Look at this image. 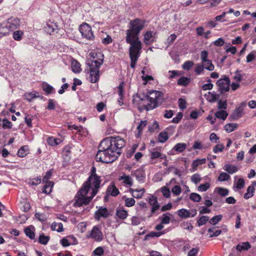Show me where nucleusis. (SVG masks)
Here are the masks:
<instances>
[{
  "instance_id": "f257e3e1",
  "label": "nucleus",
  "mask_w": 256,
  "mask_h": 256,
  "mask_svg": "<svg viewBox=\"0 0 256 256\" xmlns=\"http://www.w3.org/2000/svg\"><path fill=\"white\" fill-rule=\"evenodd\" d=\"M100 176L96 174V168L92 166L90 175L84 182L82 187L74 197V206H81L90 203L95 196L100 187Z\"/></svg>"
},
{
  "instance_id": "f03ea898",
  "label": "nucleus",
  "mask_w": 256,
  "mask_h": 256,
  "mask_svg": "<svg viewBox=\"0 0 256 256\" xmlns=\"http://www.w3.org/2000/svg\"><path fill=\"white\" fill-rule=\"evenodd\" d=\"M126 145L124 140L120 136L108 137L102 140V146L110 148L116 154L119 156L121 154V149Z\"/></svg>"
},
{
  "instance_id": "7ed1b4c3",
  "label": "nucleus",
  "mask_w": 256,
  "mask_h": 256,
  "mask_svg": "<svg viewBox=\"0 0 256 256\" xmlns=\"http://www.w3.org/2000/svg\"><path fill=\"white\" fill-rule=\"evenodd\" d=\"M110 150L102 146L101 142L98 146V150L96 156V160L107 164L116 160L118 156Z\"/></svg>"
},
{
  "instance_id": "20e7f679",
  "label": "nucleus",
  "mask_w": 256,
  "mask_h": 256,
  "mask_svg": "<svg viewBox=\"0 0 256 256\" xmlns=\"http://www.w3.org/2000/svg\"><path fill=\"white\" fill-rule=\"evenodd\" d=\"M148 94L150 103L144 106V108L147 111L157 108L164 102V94L160 91L150 90L148 92Z\"/></svg>"
},
{
  "instance_id": "39448f33",
  "label": "nucleus",
  "mask_w": 256,
  "mask_h": 256,
  "mask_svg": "<svg viewBox=\"0 0 256 256\" xmlns=\"http://www.w3.org/2000/svg\"><path fill=\"white\" fill-rule=\"evenodd\" d=\"M145 22L140 18H136L130 22L129 28L126 30V38H138L140 32L144 26Z\"/></svg>"
},
{
  "instance_id": "423d86ee",
  "label": "nucleus",
  "mask_w": 256,
  "mask_h": 256,
  "mask_svg": "<svg viewBox=\"0 0 256 256\" xmlns=\"http://www.w3.org/2000/svg\"><path fill=\"white\" fill-rule=\"evenodd\" d=\"M103 60H92L88 64L90 66V82L92 83L96 82L100 78L99 68L102 64Z\"/></svg>"
},
{
  "instance_id": "0eeeda50",
  "label": "nucleus",
  "mask_w": 256,
  "mask_h": 256,
  "mask_svg": "<svg viewBox=\"0 0 256 256\" xmlns=\"http://www.w3.org/2000/svg\"><path fill=\"white\" fill-rule=\"evenodd\" d=\"M126 41L130 45L129 49L130 56L139 58L142 48V44L139 38H126Z\"/></svg>"
},
{
  "instance_id": "6e6552de",
  "label": "nucleus",
  "mask_w": 256,
  "mask_h": 256,
  "mask_svg": "<svg viewBox=\"0 0 256 256\" xmlns=\"http://www.w3.org/2000/svg\"><path fill=\"white\" fill-rule=\"evenodd\" d=\"M80 31L83 38L89 40H94V36L92 30V28L88 24L84 23L81 24L80 26Z\"/></svg>"
},
{
  "instance_id": "1a4fd4ad",
  "label": "nucleus",
  "mask_w": 256,
  "mask_h": 256,
  "mask_svg": "<svg viewBox=\"0 0 256 256\" xmlns=\"http://www.w3.org/2000/svg\"><path fill=\"white\" fill-rule=\"evenodd\" d=\"M230 79L228 76L224 75L222 78L217 80L216 85L221 94L230 90Z\"/></svg>"
},
{
  "instance_id": "9d476101",
  "label": "nucleus",
  "mask_w": 256,
  "mask_h": 256,
  "mask_svg": "<svg viewBox=\"0 0 256 256\" xmlns=\"http://www.w3.org/2000/svg\"><path fill=\"white\" fill-rule=\"evenodd\" d=\"M20 25V20L15 18H9L3 22V26L6 28L9 32L17 29Z\"/></svg>"
},
{
  "instance_id": "9b49d317",
  "label": "nucleus",
  "mask_w": 256,
  "mask_h": 256,
  "mask_svg": "<svg viewBox=\"0 0 256 256\" xmlns=\"http://www.w3.org/2000/svg\"><path fill=\"white\" fill-rule=\"evenodd\" d=\"M246 103L242 102L239 106H238L230 115V118L233 120H238L242 116L244 113V108L246 106Z\"/></svg>"
},
{
  "instance_id": "f8f14e48",
  "label": "nucleus",
  "mask_w": 256,
  "mask_h": 256,
  "mask_svg": "<svg viewBox=\"0 0 256 256\" xmlns=\"http://www.w3.org/2000/svg\"><path fill=\"white\" fill-rule=\"evenodd\" d=\"M44 30L46 33L51 35L58 32V26L56 23L49 21L44 27Z\"/></svg>"
},
{
  "instance_id": "ddd939ff",
  "label": "nucleus",
  "mask_w": 256,
  "mask_h": 256,
  "mask_svg": "<svg viewBox=\"0 0 256 256\" xmlns=\"http://www.w3.org/2000/svg\"><path fill=\"white\" fill-rule=\"evenodd\" d=\"M149 204L152 206L151 213L150 216H152L153 214L160 208L156 197L152 196L149 198Z\"/></svg>"
},
{
  "instance_id": "4468645a",
  "label": "nucleus",
  "mask_w": 256,
  "mask_h": 256,
  "mask_svg": "<svg viewBox=\"0 0 256 256\" xmlns=\"http://www.w3.org/2000/svg\"><path fill=\"white\" fill-rule=\"evenodd\" d=\"M90 237L98 242H100L103 239L102 232L96 226H94L92 229Z\"/></svg>"
},
{
  "instance_id": "2eb2a0df",
  "label": "nucleus",
  "mask_w": 256,
  "mask_h": 256,
  "mask_svg": "<svg viewBox=\"0 0 256 256\" xmlns=\"http://www.w3.org/2000/svg\"><path fill=\"white\" fill-rule=\"evenodd\" d=\"M108 216V211L106 208L100 207L95 212V218L98 220H99L100 217L106 218Z\"/></svg>"
},
{
  "instance_id": "dca6fc26",
  "label": "nucleus",
  "mask_w": 256,
  "mask_h": 256,
  "mask_svg": "<svg viewBox=\"0 0 256 256\" xmlns=\"http://www.w3.org/2000/svg\"><path fill=\"white\" fill-rule=\"evenodd\" d=\"M132 176L136 178V179L140 182H144L145 178L144 172L140 170H137L132 172Z\"/></svg>"
},
{
  "instance_id": "f3484780",
  "label": "nucleus",
  "mask_w": 256,
  "mask_h": 256,
  "mask_svg": "<svg viewBox=\"0 0 256 256\" xmlns=\"http://www.w3.org/2000/svg\"><path fill=\"white\" fill-rule=\"evenodd\" d=\"M130 192L132 194V196L136 198H142L144 193L145 192L144 188H142L140 190L133 189L132 188H130Z\"/></svg>"
},
{
  "instance_id": "a211bd4d",
  "label": "nucleus",
  "mask_w": 256,
  "mask_h": 256,
  "mask_svg": "<svg viewBox=\"0 0 256 256\" xmlns=\"http://www.w3.org/2000/svg\"><path fill=\"white\" fill-rule=\"evenodd\" d=\"M24 98L28 102H32L35 98H42L43 96H40L38 92L34 91L25 94H24Z\"/></svg>"
},
{
  "instance_id": "6ab92c4d",
  "label": "nucleus",
  "mask_w": 256,
  "mask_h": 256,
  "mask_svg": "<svg viewBox=\"0 0 256 256\" xmlns=\"http://www.w3.org/2000/svg\"><path fill=\"white\" fill-rule=\"evenodd\" d=\"M106 192L113 196H118L120 193L118 188H116L114 184H111L108 186Z\"/></svg>"
},
{
  "instance_id": "aec40b11",
  "label": "nucleus",
  "mask_w": 256,
  "mask_h": 256,
  "mask_svg": "<svg viewBox=\"0 0 256 256\" xmlns=\"http://www.w3.org/2000/svg\"><path fill=\"white\" fill-rule=\"evenodd\" d=\"M220 96L219 94L211 92H208L207 94H205L206 100L210 102H216L219 98Z\"/></svg>"
},
{
  "instance_id": "412c9836",
  "label": "nucleus",
  "mask_w": 256,
  "mask_h": 256,
  "mask_svg": "<svg viewBox=\"0 0 256 256\" xmlns=\"http://www.w3.org/2000/svg\"><path fill=\"white\" fill-rule=\"evenodd\" d=\"M178 215L182 218H187L190 216V212L185 208L180 209L177 211Z\"/></svg>"
},
{
  "instance_id": "4be33fe9",
  "label": "nucleus",
  "mask_w": 256,
  "mask_h": 256,
  "mask_svg": "<svg viewBox=\"0 0 256 256\" xmlns=\"http://www.w3.org/2000/svg\"><path fill=\"white\" fill-rule=\"evenodd\" d=\"M250 247L251 246L250 243L246 242L238 244L236 246V249L238 252H242V250H247L250 249Z\"/></svg>"
},
{
  "instance_id": "5701e85b",
  "label": "nucleus",
  "mask_w": 256,
  "mask_h": 256,
  "mask_svg": "<svg viewBox=\"0 0 256 256\" xmlns=\"http://www.w3.org/2000/svg\"><path fill=\"white\" fill-rule=\"evenodd\" d=\"M154 42L152 32H147L144 35V42L146 44H150Z\"/></svg>"
},
{
  "instance_id": "b1692460",
  "label": "nucleus",
  "mask_w": 256,
  "mask_h": 256,
  "mask_svg": "<svg viewBox=\"0 0 256 256\" xmlns=\"http://www.w3.org/2000/svg\"><path fill=\"white\" fill-rule=\"evenodd\" d=\"M72 70L74 73H79L81 72L80 64L75 60L72 62Z\"/></svg>"
},
{
  "instance_id": "393cba45",
  "label": "nucleus",
  "mask_w": 256,
  "mask_h": 256,
  "mask_svg": "<svg viewBox=\"0 0 256 256\" xmlns=\"http://www.w3.org/2000/svg\"><path fill=\"white\" fill-rule=\"evenodd\" d=\"M206 162V159L204 158L202 159H196L194 160L192 164V166L193 169V171H195L197 170V167L200 165L204 164Z\"/></svg>"
},
{
  "instance_id": "a878e982",
  "label": "nucleus",
  "mask_w": 256,
  "mask_h": 256,
  "mask_svg": "<svg viewBox=\"0 0 256 256\" xmlns=\"http://www.w3.org/2000/svg\"><path fill=\"white\" fill-rule=\"evenodd\" d=\"M28 148L27 146L21 147L18 152V156L20 158H24L28 154Z\"/></svg>"
},
{
  "instance_id": "bb28decb",
  "label": "nucleus",
  "mask_w": 256,
  "mask_h": 256,
  "mask_svg": "<svg viewBox=\"0 0 256 256\" xmlns=\"http://www.w3.org/2000/svg\"><path fill=\"white\" fill-rule=\"evenodd\" d=\"M44 182L46 184L44 186L43 192L46 194H49L52 192V189L54 186V183L52 181Z\"/></svg>"
},
{
  "instance_id": "cd10ccee",
  "label": "nucleus",
  "mask_w": 256,
  "mask_h": 256,
  "mask_svg": "<svg viewBox=\"0 0 256 256\" xmlns=\"http://www.w3.org/2000/svg\"><path fill=\"white\" fill-rule=\"evenodd\" d=\"M119 180H123V182L126 184H128L130 186H132V179L130 176L123 174L120 176Z\"/></svg>"
},
{
  "instance_id": "c85d7f7f",
  "label": "nucleus",
  "mask_w": 256,
  "mask_h": 256,
  "mask_svg": "<svg viewBox=\"0 0 256 256\" xmlns=\"http://www.w3.org/2000/svg\"><path fill=\"white\" fill-rule=\"evenodd\" d=\"M255 188L253 186H250L246 190V192L244 194V198L245 199H248L252 198L254 196V192Z\"/></svg>"
},
{
  "instance_id": "c756f323",
  "label": "nucleus",
  "mask_w": 256,
  "mask_h": 256,
  "mask_svg": "<svg viewBox=\"0 0 256 256\" xmlns=\"http://www.w3.org/2000/svg\"><path fill=\"white\" fill-rule=\"evenodd\" d=\"M224 170L229 174H232L236 172L238 170V168L236 166L226 164L224 166Z\"/></svg>"
},
{
  "instance_id": "7c9ffc66",
  "label": "nucleus",
  "mask_w": 256,
  "mask_h": 256,
  "mask_svg": "<svg viewBox=\"0 0 256 256\" xmlns=\"http://www.w3.org/2000/svg\"><path fill=\"white\" fill-rule=\"evenodd\" d=\"M190 78L188 77L182 76L178 80V84L182 86H187L190 82Z\"/></svg>"
},
{
  "instance_id": "2f4dec72",
  "label": "nucleus",
  "mask_w": 256,
  "mask_h": 256,
  "mask_svg": "<svg viewBox=\"0 0 256 256\" xmlns=\"http://www.w3.org/2000/svg\"><path fill=\"white\" fill-rule=\"evenodd\" d=\"M116 215L120 218L124 220L127 218L128 214L126 210L123 208H120L116 210Z\"/></svg>"
},
{
  "instance_id": "473e14b6",
  "label": "nucleus",
  "mask_w": 256,
  "mask_h": 256,
  "mask_svg": "<svg viewBox=\"0 0 256 256\" xmlns=\"http://www.w3.org/2000/svg\"><path fill=\"white\" fill-rule=\"evenodd\" d=\"M168 138V132H162L160 133L158 136V141L161 143H164Z\"/></svg>"
},
{
  "instance_id": "72a5a7b5",
  "label": "nucleus",
  "mask_w": 256,
  "mask_h": 256,
  "mask_svg": "<svg viewBox=\"0 0 256 256\" xmlns=\"http://www.w3.org/2000/svg\"><path fill=\"white\" fill-rule=\"evenodd\" d=\"M186 148V144L178 143L174 147L173 150L177 152H182Z\"/></svg>"
},
{
  "instance_id": "f704fd0d",
  "label": "nucleus",
  "mask_w": 256,
  "mask_h": 256,
  "mask_svg": "<svg viewBox=\"0 0 256 256\" xmlns=\"http://www.w3.org/2000/svg\"><path fill=\"white\" fill-rule=\"evenodd\" d=\"M202 66H204V68L210 70L212 71L214 69V66L212 64V62L210 60H208L205 62H202Z\"/></svg>"
},
{
  "instance_id": "c9c22d12",
  "label": "nucleus",
  "mask_w": 256,
  "mask_h": 256,
  "mask_svg": "<svg viewBox=\"0 0 256 256\" xmlns=\"http://www.w3.org/2000/svg\"><path fill=\"white\" fill-rule=\"evenodd\" d=\"M51 228L53 230H56L58 232L64 231L63 225L62 223L58 224L53 222L51 225Z\"/></svg>"
},
{
  "instance_id": "e433bc0d",
  "label": "nucleus",
  "mask_w": 256,
  "mask_h": 256,
  "mask_svg": "<svg viewBox=\"0 0 256 256\" xmlns=\"http://www.w3.org/2000/svg\"><path fill=\"white\" fill-rule=\"evenodd\" d=\"M160 158L162 159L166 158V156L164 154L162 155L160 152L158 151L151 152H150V160H152L157 158Z\"/></svg>"
},
{
  "instance_id": "4c0bfd02",
  "label": "nucleus",
  "mask_w": 256,
  "mask_h": 256,
  "mask_svg": "<svg viewBox=\"0 0 256 256\" xmlns=\"http://www.w3.org/2000/svg\"><path fill=\"white\" fill-rule=\"evenodd\" d=\"M237 127V124L229 123L225 125L224 128L227 132H230L236 129Z\"/></svg>"
},
{
  "instance_id": "58836bf2",
  "label": "nucleus",
  "mask_w": 256,
  "mask_h": 256,
  "mask_svg": "<svg viewBox=\"0 0 256 256\" xmlns=\"http://www.w3.org/2000/svg\"><path fill=\"white\" fill-rule=\"evenodd\" d=\"M42 90L47 94H51L54 88L48 84L46 82H43L42 84Z\"/></svg>"
},
{
  "instance_id": "ea45409f",
  "label": "nucleus",
  "mask_w": 256,
  "mask_h": 256,
  "mask_svg": "<svg viewBox=\"0 0 256 256\" xmlns=\"http://www.w3.org/2000/svg\"><path fill=\"white\" fill-rule=\"evenodd\" d=\"M209 220V217L206 216H200L197 220V224L198 226L205 224Z\"/></svg>"
},
{
  "instance_id": "a19ab883",
  "label": "nucleus",
  "mask_w": 256,
  "mask_h": 256,
  "mask_svg": "<svg viewBox=\"0 0 256 256\" xmlns=\"http://www.w3.org/2000/svg\"><path fill=\"white\" fill-rule=\"evenodd\" d=\"M228 116V114L225 110H220L215 114L216 118L224 120Z\"/></svg>"
},
{
  "instance_id": "79ce46f5",
  "label": "nucleus",
  "mask_w": 256,
  "mask_h": 256,
  "mask_svg": "<svg viewBox=\"0 0 256 256\" xmlns=\"http://www.w3.org/2000/svg\"><path fill=\"white\" fill-rule=\"evenodd\" d=\"M50 239V236H46L44 234H42L39 236L38 242L42 244L45 245L48 244Z\"/></svg>"
},
{
  "instance_id": "37998d69",
  "label": "nucleus",
  "mask_w": 256,
  "mask_h": 256,
  "mask_svg": "<svg viewBox=\"0 0 256 256\" xmlns=\"http://www.w3.org/2000/svg\"><path fill=\"white\" fill-rule=\"evenodd\" d=\"M214 228H210L208 232L209 233V237L212 238V237H216L218 236L222 232L221 230H216L215 232H214Z\"/></svg>"
},
{
  "instance_id": "c03bdc74",
  "label": "nucleus",
  "mask_w": 256,
  "mask_h": 256,
  "mask_svg": "<svg viewBox=\"0 0 256 256\" xmlns=\"http://www.w3.org/2000/svg\"><path fill=\"white\" fill-rule=\"evenodd\" d=\"M23 35V32L18 30H16L13 33V38L14 40L19 41L22 40Z\"/></svg>"
},
{
  "instance_id": "a18cd8bd",
  "label": "nucleus",
  "mask_w": 256,
  "mask_h": 256,
  "mask_svg": "<svg viewBox=\"0 0 256 256\" xmlns=\"http://www.w3.org/2000/svg\"><path fill=\"white\" fill-rule=\"evenodd\" d=\"M9 34L8 30L6 27L3 26V22L0 24V38L8 35Z\"/></svg>"
},
{
  "instance_id": "49530a36",
  "label": "nucleus",
  "mask_w": 256,
  "mask_h": 256,
  "mask_svg": "<svg viewBox=\"0 0 256 256\" xmlns=\"http://www.w3.org/2000/svg\"><path fill=\"white\" fill-rule=\"evenodd\" d=\"M216 190H217L218 194L222 196H225L228 195L229 192L228 189L224 188H216Z\"/></svg>"
},
{
  "instance_id": "de8ad7c7",
  "label": "nucleus",
  "mask_w": 256,
  "mask_h": 256,
  "mask_svg": "<svg viewBox=\"0 0 256 256\" xmlns=\"http://www.w3.org/2000/svg\"><path fill=\"white\" fill-rule=\"evenodd\" d=\"M24 232L26 236L30 238L32 240L34 238V231L30 228V226L24 229Z\"/></svg>"
},
{
  "instance_id": "09e8293b",
  "label": "nucleus",
  "mask_w": 256,
  "mask_h": 256,
  "mask_svg": "<svg viewBox=\"0 0 256 256\" xmlns=\"http://www.w3.org/2000/svg\"><path fill=\"white\" fill-rule=\"evenodd\" d=\"M222 218V216L221 215H217L212 218L209 220V222L212 224L214 225L220 221Z\"/></svg>"
},
{
  "instance_id": "8fccbe9b",
  "label": "nucleus",
  "mask_w": 256,
  "mask_h": 256,
  "mask_svg": "<svg viewBox=\"0 0 256 256\" xmlns=\"http://www.w3.org/2000/svg\"><path fill=\"white\" fill-rule=\"evenodd\" d=\"M190 198L194 202H198L201 200L202 198L199 194L193 192L190 194Z\"/></svg>"
},
{
  "instance_id": "3c124183",
  "label": "nucleus",
  "mask_w": 256,
  "mask_h": 256,
  "mask_svg": "<svg viewBox=\"0 0 256 256\" xmlns=\"http://www.w3.org/2000/svg\"><path fill=\"white\" fill-rule=\"evenodd\" d=\"M60 142V140L58 138H55L53 137H50L48 139V142L50 146L58 145Z\"/></svg>"
},
{
  "instance_id": "603ef678",
  "label": "nucleus",
  "mask_w": 256,
  "mask_h": 256,
  "mask_svg": "<svg viewBox=\"0 0 256 256\" xmlns=\"http://www.w3.org/2000/svg\"><path fill=\"white\" fill-rule=\"evenodd\" d=\"M230 178L229 174L226 172H222L218 177V180L220 182H224L228 180Z\"/></svg>"
},
{
  "instance_id": "864d4df0",
  "label": "nucleus",
  "mask_w": 256,
  "mask_h": 256,
  "mask_svg": "<svg viewBox=\"0 0 256 256\" xmlns=\"http://www.w3.org/2000/svg\"><path fill=\"white\" fill-rule=\"evenodd\" d=\"M224 148V145L223 144H218L214 146L213 148V152L214 153H218V152H222Z\"/></svg>"
},
{
  "instance_id": "5fc2aeb1",
  "label": "nucleus",
  "mask_w": 256,
  "mask_h": 256,
  "mask_svg": "<svg viewBox=\"0 0 256 256\" xmlns=\"http://www.w3.org/2000/svg\"><path fill=\"white\" fill-rule=\"evenodd\" d=\"M178 106L182 110H184L186 108V101L184 99L180 98L178 100Z\"/></svg>"
},
{
  "instance_id": "6e6d98bb",
  "label": "nucleus",
  "mask_w": 256,
  "mask_h": 256,
  "mask_svg": "<svg viewBox=\"0 0 256 256\" xmlns=\"http://www.w3.org/2000/svg\"><path fill=\"white\" fill-rule=\"evenodd\" d=\"M135 200L133 198H126L125 200V206L128 207H130L134 205Z\"/></svg>"
},
{
  "instance_id": "4d7b16f0",
  "label": "nucleus",
  "mask_w": 256,
  "mask_h": 256,
  "mask_svg": "<svg viewBox=\"0 0 256 256\" xmlns=\"http://www.w3.org/2000/svg\"><path fill=\"white\" fill-rule=\"evenodd\" d=\"M159 127L158 123L156 121H154L151 125L148 126V130L150 132H154Z\"/></svg>"
},
{
  "instance_id": "13d9d810",
  "label": "nucleus",
  "mask_w": 256,
  "mask_h": 256,
  "mask_svg": "<svg viewBox=\"0 0 256 256\" xmlns=\"http://www.w3.org/2000/svg\"><path fill=\"white\" fill-rule=\"evenodd\" d=\"M136 97L141 101L148 102L149 95L148 94H145L144 93H138L136 94Z\"/></svg>"
},
{
  "instance_id": "bf43d9fd",
  "label": "nucleus",
  "mask_w": 256,
  "mask_h": 256,
  "mask_svg": "<svg viewBox=\"0 0 256 256\" xmlns=\"http://www.w3.org/2000/svg\"><path fill=\"white\" fill-rule=\"evenodd\" d=\"M204 66L202 64H196L194 71L197 74H200L204 72Z\"/></svg>"
},
{
  "instance_id": "052dcab7",
  "label": "nucleus",
  "mask_w": 256,
  "mask_h": 256,
  "mask_svg": "<svg viewBox=\"0 0 256 256\" xmlns=\"http://www.w3.org/2000/svg\"><path fill=\"white\" fill-rule=\"evenodd\" d=\"M218 108L219 110H226L227 108V102L226 100H219L218 104Z\"/></svg>"
},
{
  "instance_id": "680f3d73",
  "label": "nucleus",
  "mask_w": 256,
  "mask_h": 256,
  "mask_svg": "<svg viewBox=\"0 0 256 256\" xmlns=\"http://www.w3.org/2000/svg\"><path fill=\"white\" fill-rule=\"evenodd\" d=\"M147 124L148 122L146 120H142L140 122V124L137 127V130H138L139 134H141L144 128Z\"/></svg>"
},
{
  "instance_id": "e2e57ef3",
  "label": "nucleus",
  "mask_w": 256,
  "mask_h": 256,
  "mask_svg": "<svg viewBox=\"0 0 256 256\" xmlns=\"http://www.w3.org/2000/svg\"><path fill=\"white\" fill-rule=\"evenodd\" d=\"M191 180L195 184H197L201 180L200 175L198 174H193L191 177Z\"/></svg>"
},
{
  "instance_id": "0e129e2a",
  "label": "nucleus",
  "mask_w": 256,
  "mask_h": 256,
  "mask_svg": "<svg viewBox=\"0 0 256 256\" xmlns=\"http://www.w3.org/2000/svg\"><path fill=\"white\" fill-rule=\"evenodd\" d=\"M93 253L95 256H102L104 254V250L102 247L99 246L94 250Z\"/></svg>"
},
{
  "instance_id": "69168bd1",
  "label": "nucleus",
  "mask_w": 256,
  "mask_h": 256,
  "mask_svg": "<svg viewBox=\"0 0 256 256\" xmlns=\"http://www.w3.org/2000/svg\"><path fill=\"white\" fill-rule=\"evenodd\" d=\"M194 65V62L192 61H186L182 65V68L184 70H189L190 68Z\"/></svg>"
},
{
  "instance_id": "338daca9",
  "label": "nucleus",
  "mask_w": 256,
  "mask_h": 256,
  "mask_svg": "<svg viewBox=\"0 0 256 256\" xmlns=\"http://www.w3.org/2000/svg\"><path fill=\"white\" fill-rule=\"evenodd\" d=\"M210 185L208 182L202 184L198 187V190L200 192H206L210 188Z\"/></svg>"
},
{
  "instance_id": "774afa93",
  "label": "nucleus",
  "mask_w": 256,
  "mask_h": 256,
  "mask_svg": "<svg viewBox=\"0 0 256 256\" xmlns=\"http://www.w3.org/2000/svg\"><path fill=\"white\" fill-rule=\"evenodd\" d=\"M198 251H199L198 248H192V250H190L188 252V256H196L197 254H198Z\"/></svg>"
}]
</instances>
